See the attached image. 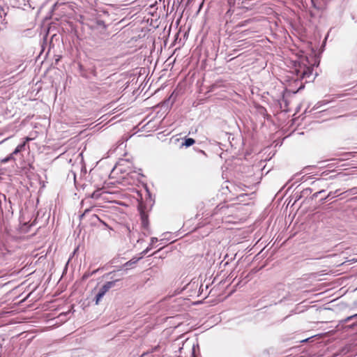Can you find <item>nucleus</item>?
I'll return each mask as SVG.
<instances>
[{
    "mask_svg": "<svg viewBox=\"0 0 357 357\" xmlns=\"http://www.w3.org/2000/svg\"><path fill=\"white\" fill-rule=\"evenodd\" d=\"M152 249V247H151L150 245L149 247H147L141 254H142V256L141 257H143L144 255H145L146 253H148V252Z\"/></svg>",
    "mask_w": 357,
    "mask_h": 357,
    "instance_id": "nucleus-9",
    "label": "nucleus"
},
{
    "mask_svg": "<svg viewBox=\"0 0 357 357\" xmlns=\"http://www.w3.org/2000/svg\"><path fill=\"white\" fill-rule=\"evenodd\" d=\"M312 69L310 68H307L306 70H304L303 73V77H308L312 73Z\"/></svg>",
    "mask_w": 357,
    "mask_h": 357,
    "instance_id": "nucleus-6",
    "label": "nucleus"
},
{
    "mask_svg": "<svg viewBox=\"0 0 357 357\" xmlns=\"http://www.w3.org/2000/svg\"><path fill=\"white\" fill-rule=\"evenodd\" d=\"M158 238H155V237H152V238H151V243H150V245H150L151 247H152V248H153V245H154L156 242H158Z\"/></svg>",
    "mask_w": 357,
    "mask_h": 357,
    "instance_id": "nucleus-8",
    "label": "nucleus"
},
{
    "mask_svg": "<svg viewBox=\"0 0 357 357\" xmlns=\"http://www.w3.org/2000/svg\"><path fill=\"white\" fill-rule=\"evenodd\" d=\"M109 195V193L107 191H106L103 189H100V190H98L93 192V194L91 195V197L95 199L102 198L103 200L109 201V199L108 197Z\"/></svg>",
    "mask_w": 357,
    "mask_h": 357,
    "instance_id": "nucleus-2",
    "label": "nucleus"
},
{
    "mask_svg": "<svg viewBox=\"0 0 357 357\" xmlns=\"http://www.w3.org/2000/svg\"><path fill=\"white\" fill-rule=\"evenodd\" d=\"M195 140L192 138H187L185 140V142L183 144L186 147H189L195 144Z\"/></svg>",
    "mask_w": 357,
    "mask_h": 357,
    "instance_id": "nucleus-4",
    "label": "nucleus"
},
{
    "mask_svg": "<svg viewBox=\"0 0 357 357\" xmlns=\"http://www.w3.org/2000/svg\"><path fill=\"white\" fill-rule=\"evenodd\" d=\"M117 280L107 282L100 289L99 292L96 295V304L98 305L100 301L104 296V295L109 291V289L115 285Z\"/></svg>",
    "mask_w": 357,
    "mask_h": 357,
    "instance_id": "nucleus-1",
    "label": "nucleus"
},
{
    "mask_svg": "<svg viewBox=\"0 0 357 357\" xmlns=\"http://www.w3.org/2000/svg\"><path fill=\"white\" fill-rule=\"evenodd\" d=\"M191 348V350H192V357H195L196 354H195V345L193 344L192 346L190 347Z\"/></svg>",
    "mask_w": 357,
    "mask_h": 357,
    "instance_id": "nucleus-10",
    "label": "nucleus"
},
{
    "mask_svg": "<svg viewBox=\"0 0 357 357\" xmlns=\"http://www.w3.org/2000/svg\"><path fill=\"white\" fill-rule=\"evenodd\" d=\"M25 146H26V142H24L22 144H19L16 148L14 150V151L13 152V155H15V154H17L18 153L22 151L23 150H24V148H25Z\"/></svg>",
    "mask_w": 357,
    "mask_h": 357,
    "instance_id": "nucleus-3",
    "label": "nucleus"
},
{
    "mask_svg": "<svg viewBox=\"0 0 357 357\" xmlns=\"http://www.w3.org/2000/svg\"><path fill=\"white\" fill-rule=\"evenodd\" d=\"M354 317H357V314H355Z\"/></svg>",
    "mask_w": 357,
    "mask_h": 357,
    "instance_id": "nucleus-12",
    "label": "nucleus"
},
{
    "mask_svg": "<svg viewBox=\"0 0 357 357\" xmlns=\"http://www.w3.org/2000/svg\"><path fill=\"white\" fill-rule=\"evenodd\" d=\"M142 257H139V258H137V259H132L131 260H130V261H127V262L124 264V266H131V265H132V264H136V263L137 262V261H138L139 259H142Z\"/></svg>",
    "mask_w": 357,
    "mask_h": 357,
    "instance_id": "nucleus-5",
    "label": "nucleus"
},
{
    "mask_svg": "<svg viewBox=\"0 0 357 357\" xmlns=\"http://www.w3.org/2000/svg\"><path fill=\"white\" fill-rule=\"evenodd\" d=\"M13 153L9 155L7 158H4L2 160V162L3 163H6L7 162H8L10 160H13Z\"/></svg>",
    "mask_w": 357,
    "mask_h": 357,
    "instance_id": "nucleus-7",
    "label": "nucleus"
},
{
    "mask_svg": "<svg viewBox=\"0 0 357 357\" xmlns=\"http://www.w3.org/2000/svg\"><path fill=\"white\" fill-rule=\"evenodd\" d=\"M31 139V138H29V137H26V138L25 139V141H24V142L26 143L27 142L30 141Z\"/></svg>",
    "mask_w": 357,
    "mask_h": 357,
    "instance_id": "nucleus-11",
    "label": "nucleus"
}]
</instances>
